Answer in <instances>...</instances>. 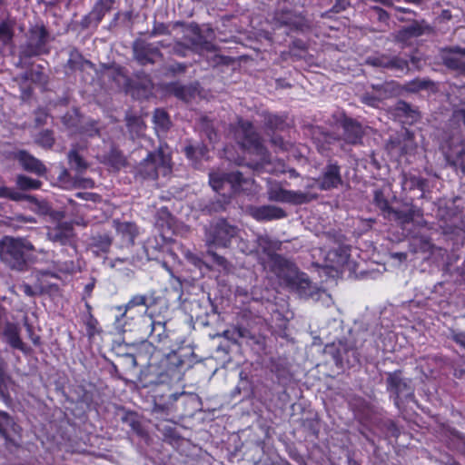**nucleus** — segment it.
I'll use <instances>...</instances> for the list:
<instances>
[{
  "mask_svg": "<svg viewBox=\"0 0 465 465\" xmlns=\"http://www.w3.org/2000/svg\"><path fill=\"white\" fill-rule=\"evenodd\" d=\"M35 252L27 238L6 235L0 240V260L12 271L27 272L35 261Z\"/></svg>",
  "mask_w": 465,
  "mask_h": 465,
  "instance_id": "1",
  "label": "nucleus"
},
{
  "mask_svg": "<svg viewBox=\"0 0 465 465\" xmlns=\"http://www.w3.org/2000/svg\"><path fill=\"white\" fill-rule=\"evenodd\" d=\"M209 183L216 193H222L226 186H229L228 195L224 197V203H228L230 199L241 193L249 190L253 180L245 178L239 171L234 172H211L209 173Z\"/></svg>",
  "mask_w": 465,
  "mask_h": 465,
  "instance_id": "2",
  "label": "nucleus"
},
{
  "mask_svg": "<svg viewBox=\"0 0 465 465\" xmlns=\"http://www.w3.org/2000/svg\"><path fill=\"white\" fill-rule=\"evenodd\" d=\"M386 375V390L400 411H404L411 402L417 403L411 380L404 378L401 370L387 372Z\"/></svg>",
  "mask_w": 465,
  "mask_h": 465,
  "instance_id": "3",
  "label": "nucleus"
},
{
  "mask_svg": "<svg viewBox=\"0 0 465 465\" xmlns=\"http://www.w3.org/2000/svg\"><path fill=\"white\" fill-rule=\"evenodd\" d=\"M234 137L239 146L244 151L262 158L268 154L262 137L251 121L238 118L234 127Z\"/></svg>",
  "mask_w": 465,
  "mask_h": 465,
  "instance_id": "4",
  "label": "nucleus"
},
{
  "mask_svg": "<svg viewBox=\"0 0 465 465\" xmlns=\"http://www.w3.org/2000/svg\"><path fill=\"white\" fill-rule=\"evenodd\" d=\"M50 32L43 22L35 23L28 29L25 44L22 46L20 56L27 59L50 53Z\"/></svg>",
  "mask_w": 465,
  "mask_h": 465,
  "instance_id": "5",
  "label": "nucleus"
},
{
  "mask_svg": "<svg viewBox=\"0 0 465 465\" xmlns=\"http://www.w3.org/2000/svg\"><path fill=\"white\" fill-rule=\"evenodd\" d=\"M157 342L163 343V353L159 358V364H156L154 372L158 376L157 382L163 383L165 381V377H172L183 366V361L181 356L174 350L171 349V341L165 331L159 332L157 335Z\"/></svg>",
  "mask_w": 465,
  "mask_h": 465,
  "instance_id": "6",
  "label": "nucleus"
},
{
  "mask_svg": "<svg viewBox=\"0 0 465 465\" xmlns=\"http://www.w3.org/2000/svg\"><path fill=\"white\" fill-rule=\"evenodd\" d=\"M171 157L165 154L162 146L149 152L136 166V174L143 179L157 180L160 173L166 175L171 173Z\"/></svg>",
  "mask_w": 465,
  "mask_h": 465,
  "instance_id": "7",
  "label": "nucleus"
},
{
  "mask_svg": "<svg viewBox=\"0 0 465 465\" xmlns=\"http://www.w3.org/2000/svg\"><path fill=\"white\" fill-rule=\"evenodd\" d=\"M160 301L161 297L156 295V292L154 290L150 291L146 294H134L130 298L127 303L124 305H118L115 307V310L120 313V316L117 317V321L125 317L127 312L134 309V307L144 306V314L148 316L151 320L152 331L150 333V337L153 340L155 330L157 328H160L163 332L165 328L164 322H156L153 320V312H152V308L157 305Z\"/></svg>",
  "mask_w": 465,
  "mask_h": 465,
  "instance_id": "8",
  "label": "nucleus"
},
{
  "mask_svg": "<svg viewBox=\"0 0 465 465\" xmlns=\"http://www.w3.org/2000/svg\"><path fill=\"white\" fill-rule=\"evenodd\" d=\"M267 193L268 199L272 202L292 205L307 204L319 198L318 193L287 190L280 185L271 186Z\"/></svg>",
  "mask_w": 465,
  "mask_h": 465,
  "instance_id": "9",
  "label": "nucleus"
},
{
  "mask_svg": "<svg viewBox=\"0 0 465 465\" xmlns=\"http://www.w3.org/2000/svg\"><path fill=\"white\" fill-rule=\"evenodd\" d=\"M134 60L141 66L153 65L163 60V54L158 45L143 38H136L132 43Z\"/></svg>",
  "mask_w": 465,
  "mask_h": 465,
  "instance_id": "10",
  "label": "nucleus"
},
{
  "mask_svg": "<svg viewBox=\"0 0 465 465\" xmlns=\"http://www.w3.org/2000/svg\"><path fill=\"white\" fill-rule=\"evenodd\" d=\"M386 147L389 151L404 156L413 153L417 149L414 133L407 128L391 135L387 142Z\"/></svg>",
  "mask_w": 465,
  "mask_h": 465,
  "instance_id": "11",
  "label": "nucleus"
},
{
  "mask_svg": "<svg viewBox=\"0 0 465 465\" xmlns=\"http://www.w3.org/2000/svg\"><path fill=\"white\" fill-rule=\"evenodd\" d=\"M316 181L318 182V189L321 191H331L339 188L343 183L341 165L336 161H328Z\"/></svg>",
  "mask_w": 465,
  "mask_h": 465,
  "instance_id": "12",
  "label": "nucleus"
},
{
  "mask_svg": "<svg viewBox=\"0 0 465 465\" xmlns=\"http://www.w3.org/2000/svg\"><path fill=\"white\" fill-rule=\"evenodd\" d=\"M22 428L6 411L0 410V437L5 440L6 448L19 447Z\"/></svg>",
  "mask_w": 465,
  "mask_h": 465,
  "instance_id": "13",
  "label": "nucleus"
},
{
  "mask_svg": "<svg viewBox=\"0 0 465 465\" xmlns=\"http://www.w3.org/2000/svg\"><path fill=\"white\" fill-rule=\"evenodd\" d=\"M116 0H95L91 11L80 21L82 29H96L106 14L114 9Z\"/></svg>",
  "mask_w": 465,
  "mask_h": 465,
  "instance_id": "14",
  "label": "nucleus"
},
{
  "mask_svg": "<svg viewBox=\"0 0 465 465\" xmlns=\"http://www.w3.org/2000/svg\"><path fill=\"white\" fill-rule=\"evenodd\" d=\"M163 343L154 345L152 341H143L135 346L134 353L133 354L134 361H143L148 368L154 371L156 364H159V358L163 353Z\"/></svg>",
  "mask_w": 465,
  "mask_h": 465,
  "instance_id": "15",
  "label": "nucleus"
},
{
  "mask_svg": "<svg viewBox=\"0 0 465 465\" xmlns=\"http://www.w3.org/2000/svg\"><path fill=\"white\" fill-rule=\"evenodd\" d=\"M367 64L374 67L407 74L410 71L409 60L400 55H390L381 54L375 56H370Z\"/></svg>",
  "mask_w": 465,
  "mask_h": 465,
  "instance_id": "16",
  "label": "nucleus"
},
{
  "mask_svg": "<svg viewBox=\"0 0 465 465\" xmlns=\"http://www.w3.org/2000/svg\"><path fill=\"white\" fill-rule=\"evenodd\" d=\"M237 231L236 226L229 224L225 220L219 221L211 228L209 241L215 246L228 247Z\"/></svg>",
  "mask_w": 465,
  "mask_h": 465,
  "instance_id": "17",
  "label": "nucleus"
},
{
  "mask_svg": "<svg viewBox=\"0 0 465 465\" xmlns=\"http://www.w3.org/2000/svg\"><path fill=\"white\" fill-rule=\"evenodd\" d=\"M340 125L342 129L341 140L345 143L350 145L362 143L364 129L360 122L351 117L344 116L340 121Z\"/></svg>",
  "mask_w": 465,
  "mask_h": 465,
  "instance_id": "18",
  "label": "nucleus"
},
{
  "mask_svg": "<svg viewBox=\"0 0 465 465\" xmlns=\"http://www.w3.org/2000/svg\"><path fill=\"white\" fill-rule=\"evenodd\" d=\"M12 158L16 161L22 169L37 176L45 175L47 169L45 165L26 150H18L12 153Z\"/></svg>",
  "mask_w": 465,
  "mask_h": 465,
  "instance_id": "19",
  "label": "nucleus"
},
{
  "mask_svg": "<svg viewBox=\"0 0 465 465\" xmlns=\"http://www.w3.org/2000/svg\"><path fill=\"white\" fill-rule=\"evenodd\" d=\"M114 227L116 235L120 238L122 247H132L135 243V239L140 233L139 227L134 222H121L114 220Z\"/></svg>",
  "mask_w": 465,
  "mask_h": 465,
  "instance_id": "20",
  "label": "nucleus"
},
{
  "mask_svg": "<svg viewBox=\"0 0 465 465\" xmlns=\"http://www.w3.org/2000/svg\"><path fill=\"white\" fill-rule=\"evenodd\" d=\"M48 238L62 245H72L75 236L74 228L71 222H60L48 230Z\"/></svg>",
  "mask_w": 465,
  "mask_h": 465,
  "instance_id": "21",
  "label": "nucleus"
},
{
  "mask_svg": "<svg viewBox=\"0 0 465 465\" xmlns=\"http://www.w3.org/2000/svg\"><path fill=\"white\" fill-rule=\"evenodd\" d=\"M2 334L11 348L22 351L25 355H30L32 353L31 347L27 346L23 341L17 324L9 322H6Z\"/></svg>",
  "mask_w": 465,
  "mask_h": 465,
  "instance_id": "22",
  "label": "nucleus"
},
{
  "mask_svg": "<svg viewBox=\"0 0 465 465\" xmlns=\"http://www.w3.org/2000/svg\"><path fill=\"white\" fill-rule=\"evenodd\" d=\"M287 287L295 290L302 296L312 295V282L306 273L301 272L296 268L290 275L286 276L283 282Z\"/></svg>",
  "mask_w": 465,
  "mask_h": 465,
  "instance_id": "23",
  "label": "nucleus"
},
{
  "mask_svg": "<svg viewBox=\"0 0 465 465\" xmlns=\"http://www.w3.org/2000/svg\"><path fill=\"white\" fill-rule=\"evenodd\" d=\"M267 255L270 261L271 271L283 282L286 280V276L290 275L297 268L293 262L282 254L267 252Z\"/></svg>",
  "mask_w": 465,
  "mask_h": 465,
  "instance_id": "24",
  "label": "nucleus"
},
{
  "mask_svg": "<svg viewBox=\"0 0 465 465\" xmlns=\"http://www.w3.org/2000/svg\"><path fill=\"white\" fill-rule=\"evenodd\" d=\"M251 216L258 222L272 221L285 218L286 212L275 205H261L250 208Z\"/></svg>",
  "mask_w": 465,
  "mask_h": 465,
  "instance_id": "25",
  "label": "nucleus"
},
{
  "mask_svg": "<svg viewBox=\"0 0 465 465\" xmlns=\"http://www.w3.org/2000/svg\"><path fill=\"white\" fill-rule=\"evenodd\" d=\"M462 56H465V48L456 46L441 50L442 64L450 70L458 71L464 62Z\"/></svg>",
  "mask_w": 465,
  "mask_h": 465,
  "instance_id": "26",
  "label": "nucleus"
},
{
  "mask_svg": "<svg viewBox=\"0 0 465 465\" xmlns=\"http://www.w3.org/2000/svg\"><path fill=\"white\" fill-rule=\"evenodd\" d=\"M423 210L416 205L411 204L407 211L396 210L392 208V211L387 215L386 218L393 219L399 223L405 225L413 222L415 217H422Z\"/></svg>",
  "mask_w": 465,
  "mask_h": 465,
  "instance_id": "27",
  "label": "nucleus"
},
{
  "mask_svg": "<svg viewBox=\"0 0 465 465\" xmlns=\"http://www.w3.org/2000/svg\"><path fill=\"white\" fill-rule=\"evenodd\" d=\"M273 20L279 26H286L291 31H298L302 27V23L291 10H281L274 13Z\"/></svg>",
  "mask_w": 465,
  "mask_h": 465,
  "instance_id": "28",
  "label": "nucleus"
},
{
  "mask_svg": "<svg viewBox=\"0 0 465 465\" xmlns=\"http://www.w3.org/2000/svg\"><path fill=\"white\" fill-rule=\"evenodd\" d=\"M179 393L157 394L153 397V409L155 413L168 414L177 401Z\"/></svg>",
  "mask_w": 465,
  "mask_h": 465,
  "instance_id": "29",
  "label": "nucleus"
},
{
  "mask_svg": "<svg viewBox=\"0 0 465 465\" xmlns=\"http://www.w3.org/2000/svg\"><path fill=\"white\" fill-rule=\"evenodd\" d=\"M193 36L188 38V42L192 45V49L200 53L203 51L213 52L216 50V46L211 41H208L206 37L202 34L200 28L196 26L193 30Z\"/></svg>",
  "mask_w": 465,
  "mask_h": 465,
  "instance_id": "30",
  "label": "nucleus"
},
{
  "mask_svg": "<svg viewBox=\"0 0 465 465\" xmlns=\"http://www.w3.org/2000/svg\"><path fill=\"white\" fill-rule=\"evenodd\" d=\"M401 186L403 191L411 192L413 190H419L420 192L419 198H422L428 187V180L421 176L404 173L402 176Z\"/></svg>",
  "mask_w": 465,
  "mask_h": 465,
  "instance_id": "31",
  "label": "nucleus"
},
{
  "mask_svg": "<svg viewBox=\"0 0 465 465\" xmlns=\"http://www.w3.org/2000/svg\"><path fill=\"white\" fill-rule=\"evenodd\" d=\"M263 124L267 131L274 133L275 131H283L287 126V116L283 114H272L270 112H263Z\"/></svg>",
  "mask_w": 465,
  "mask_h": 465,
  "instance_id": "32",
  "label": "nucleus"
},
{
  "mask_svg": "<svg viewBox=\"0 0 465 465\" xmlns=\"http://www.w3.org/2000/svg\"><path fill=\"white\" fill-rule=\"evenodd\" d=\"M424 33L425 26L415 20L411 25L400 29L396 34V39L400 42H407L411 38L422 35Z\"/></svg>",
  "mask_w": 465,
  "mask_h": 465,
  "instance_id": "33",
  "label": "nucleus"
},
{
  "mask_svg": "<svg viewBox=\"0 0 465 465\" xmlns=\"http://www.w3.org/2000/svg\"><path fill=\"white\" fill-rule=\"evenodd\" d=\"M308 44L302 39L295 38L289 45V51L283 52L282 56L286 59L285 55L292 58L293 61L304 59L308 54Z\"/></svg>",
  "mask_w": 465,
  "mask_h": 465,
  "instance_id": "34",
  "label": "nucleus"
},
{
  "mask_svg": "<svg viewBox=\"0 0 465 465\" xmlns=\"http://www.w3.org/2000/svg\"><path fill=\"white\" fill-rule=\"evenodd\" d=\"M104 158V163L115 170H120L128 163L122 151L114 146L110 149Z\"/></svg>",
  "mask_w": 465,
  "mask_h": 465,
  "instance_id": "35",
  "label": "nucleus"
},
{
  "mask_svg": "<svg viewBox=\"0 0 465 465\" xmlns=\"http://www.w3.org/2000/svg\"><path fill=\"white\" fill-rule=\"evenodd\" d=\"M0 199H6L13 202L28 201L30 203H35L36 198L33 195L25 194L22 192L17 191L15 188L8 187L5 185L0 186Z\"/></svg>",
  "mask_w": 465,
  "mask_h": 465,
  "instance_id": "36",
  "label": "nucleus"
},
{
  "mask_svg": "<svg viewBox=\"0 0 465 465\" xmlns=\"http://www.w3.org/2000/svg\"><path fill=\"white\" fill-rule=\"evenodd\" d=\"M113 238L110 233H97L91 238L90 245L94 252L97 254L99 252L107 253L112 246Z\"/></svg>",
  "mask_w": 465,
  "mask_h": 465,
  "instance_id": "37",
  "label": "nucleus"
},
{
  "mask_svg": "<svg viewBox=\"0 0 465 465\" xmlns=\"http://www.w3.org/2000/svg\"><path fill=\"white\" fill-rule=\"evenodd\" d=\"M330 259L336 263L338 267H344L351 258V247L341 245L329 252Z\"/></svg>",
  "mask_w": 465,
  "mask_h": 465,
  "instance_id": "38",
  "label": "nucleus"
},
{
  "mask_svg": "<svg viewBox=\"0 0 465 465\" xmlns=\"http://www.w3.org/2000/svg\"><path fill=\"white\" fill-rule=\"evenodd\" d=\"M43 183L38 179L31 178L25 174H17L15 177V185L22 192L38 190Z\"/></svg>",
  "mask_w": 465,
  "mask_h": 465,
  "instance_id": "39",
  "label": "nucleus"
},
{
  "mask_svg": "<svg viewBox=\"0 0 465 465\" xmlns=\"http://www.w3.org/2000/svg\"><path fill=\"white\" fill-rule=\"evenodd\" d=\"M123 421L127 424L131 430L138 436L143 437L146 434L145 430L139 419V416L134 411H127L123 417Z\"/></svg>",
  "mask_w": 465,
  "mask_h": 465,
  "instance_id": "40",
  "label": "nucleus"
},
{
  "mask_svg": "<svg viewBox=\"0 0 465 465\" xmlns=\"http://www.w3.org/2000/svg\"><path fill=\"white\" fill-rule=\"evenodd\" d=\"M84 63L90 62L84 60L83 54L77 49H74L69 54V58L66 62L65 67L72 72L83 70Z\"/></svg>",
  "mask_w": 465,
  "mask_h": 465,
  "instance_id": "41",
  "label": "nucleus"
},
{
  "mask_svg": "<svg viewBox=\"0 0 465 465\" xmlns=\"http://www.w3.org/2000/svg\"><path fill=\"white\" fill-rule=\"evenodd\" d=\"M153 118L156 129L165 132L170 128L171 121L169 114L163 109H155Z\"/></svg>",
  "mask_w": 465,
  "mask_h": 465,
  "instance_id": "42",
  "label": "nucleus"
},
{
  "mask_svg": "<svg viewBox=\"0 0 465 465\" xmlns=\"http://www.w3.org/2000/svg\"><path fill=\"white\" fill-rule=\"evenodd\" d=\"M82 320L85 326L86 335L89 339L100 333L99 322L93 313L84 314Z\"/></svg>",
  "mask_w": 465,
  "mask_h": 465,
  "instance_id": "43",
  "label": "nucleus"
},
{
  "mask_svg": "<svg viewBox=\"0 0 465 465\" xmlns=\"http://www.w3.org/2000/svg\"><path fill=\"white\" fill-rule=\"evenodd\" d=\"M373 203L377 208L381 210L383 216L386 218L390 212L392 211V208L385 197L383 192L381 189H377L374 191L373 194Z\"/></svg>",
  "mask_w": 465,
  "mask_h": 465,
  "instance_id": "44",
  "label": "nucleus"
},
{
  "mask_svg": "<svg viewBox=\"0 0 465 465\" xmlns=\"http://www.w3.org/2000/svg\"><path fill=\"white\" fill-rule=\"evenodd\" d=\"M434 86V82L429 78H415L406 84V89L411 93H418L421 90H428Z\"/></svg>",
  "mask_w": 465,
  "mask_h": 465,
  "instance_id": "45",
  "label": "nucleus"
},
{
  "mask_svg": "<svg viewBox=\"0 0 465 465\" xmlns=\"http://www.w3.org/2000/svg\"><path fill=\"white\" fill-rule=\"evenodd\" d=\"M68 162L70 166L78 173H83L88 168V163L76 150L69 152Z\"/></svg>",
  "mask_w": 465,
  "mask_h": 465,
  "instance_id": "46",
  "label": "nucleus"
},
{
  "mask_svg": "<svg viewBox=\"0 0 465 465\" xmlns=\"http://www.w3.org/2000/svg\"><path fill=\"white\" fill-rule=\"evenodd\" d=\"M54 268L59 272L68 275L76 273L80 269L79 264L74 260H57L54 262Z\"/></svg>",
  "mask_w": 465,
  "mask_h": 465,
  "instance_id": "47",
  "label": "nucleus"
},
{
  "mask_svg": "<svg viewBox=\"0 0 465 465\" xmlns=\"http://www.w3.org/2000/svg\"><path fill=\"white\" fill-rule=\"evenodd\" d=\"M165 91L181 100H185L188 94V89L179 82H171L165 84Z\"/></svg>",
  "mask_w": 465,
  "mask_h": 465,
  "instance_id": "48",
  "label": "nucleus"
},
{
  "mask_svg": "<svg viewBox=\"0 0 465 465\" xmlns=\"http://www.w3.org/2000/svg\"><path fill=\"white\" fill-rule=\"evenodd\" d=\"M29 76L27 73L22 75L21 82L19 83L20 97L23 101H29L34 94V87L32 84L28 83Z\"/></svg>",
  "mask_w": 465,
  "mask_h": 465,
  "instance_id": "49",
  "label": "nucleus"
},
{
  "mask_svg": "<svg viewBox=\"0 0 465 465\" xmlns=\"http://www.w3.org/2000/svg\"><path fill=\"white\" fill-rule=\"evenodd\" d=\"M206 151L207 149L204 145L194 146L193 144H189L183 149L186 158L191 161H197L201 159L205 154Z\"/></svg>",
  "mask_w": 465,
  "mask_h": 465,
  "instance_id": "50",
  "label": "nucleus"
},
{
  "mask_svg": "<svg viewBox=\"0 0 465 465\" xmlns=\"http://www.w3.org/2000/svg\"><path fill=\"white\" fill-rule=\"evenodd\" d=\"M187 65L184 63L174 62L173 64L163 66V71L166 76H176L186 72Z\"/></svg>",
  "mask_w": 465,
  "mask_h": 465,
  "instance_id": "51",
  "label": "nucleus"
},
{
  "mask_svg": "<svg viewBox=\"0 0 465 465\" xmlns=\"http://www.w3.org/2000/svg\"><path fill=\"white\" fill-rule=\"evenodd\" d=\"M171 31L169 29V25L163 23V22H157L156 20L153 21V28L151 32L149 33L150 37H155L159 35H170Z\"/></svg>",
  "mask_w": 465,
  "mask_h": 465,
  "instance_id": "52",
  "label": "nucleus"
},
{
  "mask_svg": "<svg viewBox=\"0 0 465 465\" xmlns=\"http://www.w3.org/2000/svg\"><path fill=\"white\" fill-rule=\"evenodd\" d=\"M38 142L45 147L51 148L54 143L53 133L50 130H45L40 133Z\"/></svg>",
  "mask_w": 465,
  "mask_h": 465,
  "instance_id": "53",
  "label": "nucleus"
},
{
  "mask_svg": "<svg viewBox=\"0 0 465 465\" xmlns=\"http://www.w3.org/2000/svg\"><path fill=\"white\" fill-rule=\"evenodd\" d=\"M452 164L455 166L457 171H460L465 174V150H461L457 153Z\"/></svg>",
  "mask_w": 465,
  "mask_h": 465,
  "instance_id": "54",
  "label": "nucleus"
},
{
  "mask_svg": "<svg viewBox=\"0 0 465 465\" xmlns=\"http://www.w3.org/2000/svg\"><path fill=\"white\" fill-rule=\"evenodd\" d=\"M81 133L90 137L100 134V131L96 126V122L88 123L86 125L82 127Z\"/></svg>",
  "mask_w": 465,
  "mask_h": 465,
  "instance_id": "55",
  "label": "nucleus"
},
{
  "mask_svg": "<svg viewBox=\"0 0 465 465\" xmlns=\"http://www.w3.org/2000/svg\"><path fill=\"white\" fill-rule=\"evenodd\" d=\"M385 426H386V430L391 437H392L396 440L400 437L401 430L394 420L387 421Z\"/></svg>",
  "mask_w": 465,
  "mask_h": 465,
  "instance_id": "56",
  "label": "nucleus"
},
{
  "mask_svg": "<svg viewBox=\"0 0 465 465\" xmlns=\"http://www.w3.org/2000/svg\"><path fill=\"white\" fill-rule=\"evenodd\" d=\"M13 37V30L11 25L6 21L0 23V39H11Z\"/></svg>",
  "mask_w": 465,
  "mask_h": 465,
  "instance_id": "57",
  "label": "nucleus"
},
{
  "mask_svg": "<svg viewBox=\"0 0 465 465\" xmlns=\"http://www.w3.org/2000/svg\"><path fill=\"white\" fill-rule=\"evenodd\" d=\"M450 339L460 347L465 348V331L451 330Z\"/></svg>",
  "mask_w": 465,
  "mask_h": 465,
  "instance_id": "58",
  "label": "nucleus"
},
{
  "mask_svg": "<svg viewBox=\"0 0 465 465\" xmlns=\"http://www.w3.org/2000/svg\"><path fill=\"white\" fill-rule=\"evenodd\" d=\"M371 11L377 16L378 21L381 23H387L388 20L390 19V15L388 14V12L382 9L381 7L373 6L371 7Z\"/></svg>",
  "mask_w": 465,
  "mask_h": 465,
  "instance_id": "59",
  "label": "nucleus"
},
{
  "mask_svg": "<svg viewBox=\"0 0 465 465\" xmlns=\"http://www.w3.org/2000/svg\"><path fill=\"white\" fill-rule=\"evenodd\" d=\"M0 397L4 401L10 400L9 393L7 392L6 388L5 386V373L1 368H0Z\"/></svg>",
  "mask_w": 465,
  "mask_h": 465,
  "instance_id": "60",
  "label": "nucleus"
},
{
  "mask_svg": "<svg viewBox=\"0 0 465 465\" xmlns=\"http://www.w3.org/2000/svg\"><path fill=\"white\" fill-rule=\"evenodd\" d=\"M188 47L182 42L178 41L173 47V53L178 56L184 57L186 56V51Z\"/></svg>",
  "mask_w": 465,
  "mask_h": 465,
  "instance_id": "61",
  "label": "nucleus"
},
{
  "mask_svg": "<svg viewBox=\"0 0 465 465\" xmlns=\"http://www.w3.org/2000/svg\"><path fill=\"white\" fill-rule=\"evenodd\" d=\"M95 287V279L92 278L91 282L85 284L84 288V295L83 300L86 298H90L92 296L93 291Z\"/></svg>",
  "mask_w": 465,
  "mask_h": 465,
  "instance_id": "62",
  "label": "nucleus"
},
{
  "mask_svg": "<svg viewBox=\"0 0 465 465\" xmlns=\"http://www.w3.org/2000/svg\"><path fill=\"white\" fill-rule=\"evenodd\" d=\"M350 5L349 0H336L335 5H333L332 9L335 12H340L341 10H345L346 7Z\"/></svg>",
  "mask_w": 465,
  "mask_h": 465,
  "instance_id": "63",
  "label": "nucleus"
},
{
  "mask_svg": "<svg viewBox=\"0 0 465 465\" xmlns=\"http://www.w3.org/2000/svg\"><path fill=\"white\" fill-rule=\"evenodd\" d=\"M397 109L399 111H402L405 114H408L411 112H413V110L411 109V104H409L408 103L403 102V101H401L399 103V105H398Z\"/></svg>",
  "mask_w": 465,
  "mask_h": 465,
  "instance_id": "64",
  "label": "nucleus"
}]
</instances>
